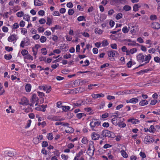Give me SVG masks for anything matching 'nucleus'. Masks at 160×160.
Listing matches in <instances>:
<instances>
[{
	"mask_svg": "<svg viewBox=\"0 0 160 160\" xmlns=\"http://www.w3.org/2000/svg\"><path fill=\"white\" fill-rule=\"evenodd\" d=\"M151 58V55L150 54H148L146 55L140 53L137 56V61L140 63H142L144 62V63L143 64H140L138 67L136 68L142 66L149 63Z\"/></svg>",
	"mask_w": 160,
	"mask_h": 160,
	"instance_id": "f257e3e1",
	"label": "nucleus"
},
{
	"mask_svg": "<svg viewBox=\"0 0 160 160\" xmlns=\"http://www.w3.org/2000/svg\"><path fill=\"white\" fill-rule=\"evenodd\" d=\"M101 135L103 136V137H105L114 138L115 137L114 134L112 132L109 131L107 130H103L102 132Z\"/></svg>",
	"mask_w": 160,
	"mask_h": 160,
	"instance_id": "f03ea898",
	"label": "nucleus"
},
{
	"mask_svg": "<svg viewBox=\"0 0 160 160\" xmlns=\"http://www.w3.org/2000/svg\"><path fill=\"white\" fill-rule=\"evenodd\" d=\"M101 122L97 120H92L90 124V125L92 130L95 131L94 128L100 125Z\"/></svg>",
	"mask_w": 160,
	"mask_h": 160,
	"instance_id": "7ed1b4c3",
	"label": "nucleus"
},
{
	"mask_svg": "<svg viewBox=\"0 0 160 160\" xmlns=\"http://www.w3.org/2000/svg\"><path fill=\"white\" fill-rule=\"evenodd\" d=\"M85 104L84 100L80 99L76 101V102L72 103L73 108L80 107L82 105Z\"/></svg>",
	"mask_w": 160,
	"mask_h": 160,
	"instance_id": "20e7f679",
	"label": "nucleus"
},
{
	"mask_svg": "<svg viewBox=\"0 0 160 160\" xmlns=\"http://www.w3.org/2000/svg\"><path fill=\"white\" fill-rule=\"evenodd\" d=\"M122 119L123 120H124L123 118H113L111 119V122L115 126H117L121 122Z\"/></svg>",
	"mask_w": 160,
	"mask_h": 160,
	"instance_id": "39448f33",
	"label": "nucleus"
},
{
	"mask_svg": "<svg viewBox=\"0 0 160 160\" xmlns=\"http://www.w3.org/2000/svg\"><path fill=\"white\" fill-rule=\"evenodd\" d=\"M19 104L22 105H27L29 104V101L25 97H23L21 100V102Z\"/></svg>",
	"mask_w": 160,
	"mask_h": 160,
	"instance_id": "423d86ee",
	"label": "nucleus"
},
{
	"mask_svg": "<svg viewBox=\"0 0 160 160\" xmlns=\"http://www.w3.org/2000/svg\"><path fill=\"white\" fill-rule=\"evenodd\" d=\"M48 119L54 121H61L62 119H60L59 117L52 115H49L48 117Z\"/></svg>",
	"mask_w": 160,
	"mask_h": 160,
	"instance_id": "0eeeda50",
	"label": "nucleus"
},
{
	"mask_svg": "<svg viewBox=\"0 0 160 160\" xmlns=\"http://www.w3.org/2000/svg\"><path fill=\"white\" fill-rule=\"evenodd\" d=\"M152 28L155 29H158L160 28V24L159 23L154 22L151 24Z\"/></svg>",
	"mask_w": 160,
	"mask_h": 160,
	"instance_id": "6e6552de",
	"label": "nucleus"
},
{
	"mask_svg": "<svg viewBox=\"0 0 160 160\" xmlns=\"http://www.w3.org/2000/svg\"><path fill=\"white\" fill-rule=\"evenodd\" d=\"M151 138L150 136H146L144 140V141L145 143L147 144L149 142L150 143L151 142H153L154 141V140L152 139V140H151Z\"/></svg>",
	"mask_w": 160,
	"mask_h": 160,
	"instance_id": "1a4fd4ad",
	"label": "nucleus"
},
{
	"mask_svg": "<svg viewBox=\"0 0 160 160\" xmlns=\"http://www.w3.org/2000/svg\"><path fill=\"white\" fill-rule=\"evenodd\" d=\"M92 140H98L100 138V135L95 132H93L92 134Z\"/></svg>",
	"mask_w": 160,
	"mask_h": 160,
	"instance_id": "9d476101",
	"label": "nucleus"
},
{
	"mask_svg": "<svg viewBox=\"0 0 160 160\" xmlns=\"http://www.w3.org/2000/svg\"><path fill=\"white\" fill-rule=\"evenodd\" d=\"M17 40L16 35L15 34L11 35L8 38V41L9 42H12L14 41H16Z\"/></svg>",
	"mask_w": 160,
	"mask_h": 160,
	"instance_id": "9b49d317",
	"label": "nucleus"
},
{
	"mask_svg": "<svg viewBox=\"0 0 160 160\" xmlns=\"http://www.w3.org/2000/svg\"><path fill=\"white\" fill-rule=\"evenodd\" d=\"M38 98L37 97L36 94H33L32 99L31 100V102L32 103L34 104L35 103L36 101L38 102Z\"/></svg>",
	"mask_w": 160,
	"mask_h": 160,
	"instance_id": "f8f14e48",
	"label": "nucleus"
},
{
	"mask_svg": "<svg viewBox=\"0 0 160 160\" xmlns=\"http://www.w3.org/2000/svg\"><path fill=\"white\" fill-rule=\"evenodd\" d=\"M92 97L94 98H98L103 97L104 96V95L102 93L99 94H92Z\"/></svg>",
	"mask_w": 160,
	"mask_h": 160,
	"instance_id": "ddd939ff",
	"label": "nucleus"
},
{
	"mask_svg": "<svg viewBox=\"0 0 160 160\" xmlns=\"http://www.w3.org/2000/svg\"><path fill=\"white\" fill-rule=\"evenodd\" d=\"M151 70L152 68H150L149 69L141 70L140 71L137 72V74L139 75L142 74L144 73L148 72V71H151Z\"/></svg>",
	"mask_w": 160,
	"mask_h": 160,
	"instance_id": "4468645a",
	"label": "nucleus"
},
{
	"mask_svg": "<svg viewBox=\"0 0 160 160\" xmlns=\"http://www.w3.org/2000/svg\"><path fill=\"white\" fill-rule=\"evenodd\" d=\"M128 122H131L132 123L135 124L137 123H138L139 122V121L138 119L132 118L131 119H129L128 120Z\"/></svg>",
	"mask_w": 160,
	"mask_h": 160,
	"instance_id": "2eb2a0df",
	"label": "nucleus"
},
{
	"mask_svg": "<svg viewBox=\"0 0 160 160\" xmlns=\"http://www.w3.org/2000/svg\"><path fill=\"white\" fill-rule=\"evenodd\" d=\"M115 53H117V52L115 51L111 50L108 51V55L109 57H114L115 55Z\"/></svg>",
	"mask_w": 160,
	"mask_h": 160,
	"instance_id": "dca6fc26",
	"label": "nucleus"
},
{
	"mask_svg": "<svg viewBox=\"0 0 160 160\" xmlns=\"http://www.w3.org/2000/svg\"><path fill=\"white\" fill-rule=\"evenodd\" d=\"M148 102L146 100H143L139 102V105L142 106L147 105L148 104Z\"/></svg>",
	"mask_w": 160,
	"mask_h": 160,
	"instance_id": "f3484780",
	"label": "nucleus"
},
{
	"mask_svg": "<svg viewBox=\"0 0 160 160\" xmlns=\"http://www.w3.org/2000/svg\"><path fill=\"white\" fill-rule=\"evenodd\" d=\"M65 132L66 133H72L73 132L74 130L71 127L68 126L67 129L65 130Z\"/></svg>",
	"mask_w": 160,
	"mask_h": 160,
	"instance_id": "a211bd4d",
	"label": "nucleus"
},
{
	"mask_svg": "<svg viewBox=\"0 0 160 160\" xmlns=\"http://www.w3.org/2000/svg\"><path fill=\"white\" fill-rule=\"evenodd\" d=\"M61 108L63 111L66 112L70 109V107L69 106H61Z\"/></svg>",
	"mask_w": 160,
	"mask_h": 160,
	"instance_id": "6ab92c4d",
	"label": "nucleus"
},
{
	"mask_svg": "<svg viewBox=\"0 0 160 160\" xmlns=\"http://www.w3.org/2000/svg\"><path fill=\"white\" fill-rule=\"evenodd\" d=\"M140 5L139 4H135L133 7V10L136 12L138 10V8L140 7Z\"/></svg>",
	"mask_w": 160,
	"mask_h": 160,
	"instance_id": "aec40b11",
	"label": "nucleus"
},
{
	"mask_svg": "<svg viewBox=\"0 0 160 160\" xmlns=\"http://www.w3.org/2000/svg\"><path fill=\"white\" fill-rule=\"evenodd\" d=\"M138 101V99L137 98H132L130 99V103H136Z\"/></svg>",
	"mask_w": 160,
	"mask_h": 160,
	"instance_id": "412c9836",
	"label": "nucleus"
},
{
	"mask_svg": "<svg viewBox=\"0 0 160 160\" xmlns=\"http://www.w3.org/2000/svg\"><path fill=\"white\" fill-rule=\"evenodd\" d=\"M128 45L129 46H139L140 45L136 43V42L135 41H132L131 42L129 43L128 44Z\"/></svg>",
	"mask_w": 160,
	"mask_h": 160,
	"instance_id": "4be33fe9",
	"label": "nucleus"
},
{
	"mask_svg": "<svg viewBox=\"0 0 160 160\" xmlns=\"http://www.w3.org/2000/svg\"><path fill=\"white\" fill-rule=\"evenodd\" d=\"M86 114L84 113H79L76 114V117L78 119H80L83 117H85Z\"/></svg>",
	"mask_w": 160,
	"mask_h": 160,
	"instance_id": "5701e85b",
	"label": "nucleus"
},
{
	"mask_svg": "<svg viewBox=\"0 0 160 160\" xmlns=\"http://www.w3.org/2000/svg\"><path fill=\"white\" fill-rule=\"evenodd\" d=\"M25 88L26 91L29 92L31 90V85L30 84H28L26 85Z\"/></svg>",
	"mask_w": 160,
	"mask_h": 160,
	"instance_id": "b1692460",
	"label": "nucleus"
},
{
	"mask_svg": "<svg viewBox=\"0 0 160 160\" xmlns=\"http://www.w3.org/2000/svg\"><path fill=\"white\" fill-rule=\"evenodd\" d=\"M34 5L35 6H40L42 4L39 0H34Z\"/></svg>",
	"mask_w": 160,
	"mask_h": 160,
	"instance_id": "393cba45",
	"label": "nucleus"
},
{
	"mask_svg": "<svg viewBox=\"0 0 160 160\" xmlns=\"http://www.w3.org/2000/svg\"><path fill=\"white\" fill-rule=\"evenodd\" d=\"M119 128H124L126 126V124L124 123L123 122V121H121V122L118 125Z\"/></svg>",
	"mask_w": 160,
	"mask_h": 160,
	"instance_id": "a878e982",
	"label": "nucleus"
},
{
	"mask_svg": "<svg viewBox=\"0 0 160 160\" xmlns=\"http://www.w3.org/2000/svg\"><path fill=\"white\" fill-rule=\"evenodd\" d=\"M23 16V19L24 20H26L28 21L30 20V17L28 14H25Z\"/></svg>",
	"mask_w": 160,
	"mask_h": 160,
	"instance_id": "bb28decb",
	"label": "nucleus"
},
{
	"mask_svg": "<svg viewBox=\"0 0 160 160\" xmlns=\"http://www.w3.org/2000/svg\"><path fill=\"white\" fill-rule=\"evenodd\" d=\"M131 7L129 5H126L123 8V9L126 11L130 10L131 9Z\"/></svg>",
	"mask_w": 160,
	"mask_h": 160,
	"instance_id": "cd10ccee",
	"label": "nucleus"
},
{
	"mask_svg": "<svg viewBox=\"0 0 160 160\" xmlns=\"http://www.w3.org/2000/svg\"><path fill=\"white\" fill-rule=\"evenodd\" d=\"M121 152L122 156L124 158H127L128 157V155L126 152L123 150H122L121 151Z\"/></svg>",
	"mask_w": 160,
	"mask_h": 160,
	"instance_id": "c85d7f7f",
	"label": "nucleus"
},
{
	"mask_svg": "<svg viewBox=\"0 0 160 160\" xmlns=\"http://www.w3.org/2000/svg\"><path fill=\"white\" fill-rule=\"evenodd\" d=\"M108 44L107 40L106 39L103 40L102 42V46L103 47L106 46L108 45Z\"/></svg>",
	"mask_w": 160,
	"mask_h": 160,
	"instance_id": "c756f323",
	"label": "nucleus"
},
{
	"mask_svg": "<svg viewBox=\"0 0 160 160\" xmlns=\"http://www.w3.org/2000/svg\"><path fill=\"white\" fill-rule=\"evenodd\" d=\"M77 20L78 21H85L86 19L85 17H84V16H81L78 18Z\"/></svg>",
	"mask_w": 160,
	"mask_h": 160,
	"instance_id": "7c9ffc66",
	"label": "nucleus"
},
{
	"mask_svg": "<svg viewBox=\"0 0 160 160\" xmlns=\"http://www.w3.org/2000/svg\"><path fill=\"white\" fill-rule=\"evenodd\" d=\"M46 40L47 38L44 36H41L40 39V41L42 43L46 41Z\"/></svg>",
	"mask_w": 160,
	"mask_h": 160,
	"instance_id": "2f4dec72",
	"label": "nucleus"
},
{
	"mask_svg": "<svg viewBox=\"0 0 160 160\" xmlns=\"http://www.w3.org/2000/svg\"><path fill=\"white\" fill-rule=\"evenodd\" d=\"M24 59H27L32 60L33 59V57L30 54L27 55L24 57Z\"/></svg>",
	"mask_w": 160,
	"mask_h": 160,
	"instance_id": "473e14b6",
	"label": "nucleus"
},
{
	"mask_svg": "<svg viewBox=\"0 0 160 160\" xmlns=\"http://www.w3.org/2000/svg\"><path fill=\"white\" fill-rule=\"evenodd\" d=\"M68 47L65 44H61V46H60V48L62 49H65V51H67L68 49Z\"/></svg>",
	"mask_w": 160,
	"mask_h": 160,
	"instance_id": "72a5a7b5",
	"label": "nucleus"
},
{
	"mask_svg": "<svg viewBox=\"0 0 160 160\" xmlns=\"http://www.w3.org/2000/svg\"><path fill=\"white\" fill-rule=\"evenodd\" d=\"M95 32L96 33H98L99 34H102L103 31H102L100 29H98V28H96L95 30Z\"/></svg>",
	"mask_w": 160,
	"mask_h": 160,
	"instance_id": "f704fd0d",
	"label": "nucleus"
},
{
	"mask_svg": "<svg viewBox=\"0 0 160 160\" xmlns=\"http://www.w3.org/2000/svg\"><path fill=\"white\" fill-rule=\"evenodd\" d=\"M122 32L125 33H127L129 31L128 29L127 26L124 27L122 28Z\"/></svg>",
	"mask_w": 160,
	"mask_h": 160,
	"instance_id": "c9c22d12",
	"label": "nucleus"
},
{
	"mask_svg": "<svg viewBox=\"0 0 160 160\" xmlns=\"http://www.w3.org/2000/svg\"><path fill=\"white\" fill-rule=\"evenodd\" d=\"M122 17V14L121 13H119L117 14L116 17V18L117 20H119Z\"/></svg>",
	"mask_w": 160,
	"mask_h": 160,
	"instance_id": "e433bc0d",
	"label": "nucleus"
},
{
	"mask_svg": "<svg viewBox=\"0 0 160 160\" xmlns=\"http://www.w3.org/2000/svg\"><path fill=\"white\" fill-rule=\"evenodd\" d=\"M47 137L48 139L49 140H51L53 139V137L52 136V134L51 133H50L47 135Z\"/></svg>",
	"mask_w": 160,
	"mask_h": 160,
	"instance_id": "4c0bfd02",
	"label": "nucleus"
},
{
	"mask_svg": "<svg viewBox=\"0 0 160 160\" xmlns=\"http://www.w3.org/2000/svg\"><path fill=\"white\" fill-rule=\"evenodd\" d=\"M17 16L18 17H21L24 15L23 12L22 11L16 13Z\"/></svg>",
	"mask_w": 160,
	"mask_h": 160,
	"instance_id": "58836bf2",
	"label": "nucleus"
},
{
	"mask_svg": "<svg viewBox=\"0 0 160 160\" xmlns=\"http://www.w3.org/2000/svg\"><path fill=\"white\" fill-rule=\"evenodd\" d=\"M21 52L23 56L27 55L28 54V51L25 49H23L22 50Z\"/></svg>",
	"mask_w": 160,
	"mask_h": 160,
	"instance_id": "ea45409f",
	"label": "nucleus"
},
{
	"mask_svg": "<svg viewBox=\"0 0 160 160\" xmlns=\"http://www.w3.org/2000/svg\"><path fill=\"white\" fill-rule=\"evenodd\" d=\"M4 57L7 60H10L12 58V56L11 54H9L8 55L5 54Z\"/></svg>",
	"mask_w": 160,
	"mask_h": 160,
	"instance_id": "a19ab883",
	"label": "nucleus"
},
{
	"mask_svg": "<svg viewBox=\"0 0 160 160\" xmlns=\"http://www.w3.org/2000/svg\"><path fill=\"white\" fill-rule=\"evenodd\" d=\"M32 122L31 120H29L27 122V125L25 127V128H29L31 125V124Z\"/></svg>",
	"mask_w": 160,
	"mask_h": 160,
	"instance_id": "79ce46f5",
	"label": "nucleus"
},
{
	"mask_svg": "<svg viewBox=\"0 0 160 160\" xmlns=\"http://www.w3.org/2000/svg\"><path fill=\"white\" fill-rule=\"evenodd\" d=\"M137 51V49L136 48H133L131 49L129 51V52L132 54H133L135 53Z\"/></svg>",
	"mask_w": 160,
	"mask_h": 160,
	"instance_id": "37998d69",
	"label": "nucleus"
},
{
	"mask_svg": "<svg viewBox=\"0 0 160 160\" xmlns=\"http://www.w3.org/2000/svg\"><path fill=\"white\" fill-rule=\"evenodd\" d=\"M150 19L151 20H154L157 19V17L156 15H152L150 17Z\"/></svg>",
	"mask_w": 160,
	"mask_h": 160,
	"instance_id": "c03bdc74",
	"label": "nucleus"
},
{
	"mask_svg": "<svg viewBox=\"0 0 160 160\" xmlns=\"http://www.w3.org/2000/svg\"><path fill=\"white\" fill-rule=\"evenodd\" d=\"M42 147L44 148L48 146V142L46 141H43L42 143Z\"/></svg>",
	"mask_w": 160,
	"mask_h": 160,
	"instance_id": "a18cd8bd",
	"label": "nucleus"
},
{
	"mask_svg": "<svg viewBox=\"0 0 160 160\" xmlns=\"http://www.w3.org/2000/svg\"><path fill=\"white\" fill-rule=\"evenodd\" d=\"M19 26L18 23H14L12 26V28L14 29H16L18 28Z\"/></svg>",
	"mask_w": 160,
	"mask_h": 160,
	"instance_id": "49530a36",
	"label": "nucleus"
},
{
	"mask_svg": "<svg viewBox=\"0 0 160 160\" xmlns=\"http://www.w3.org/2000/svg\"><path fill=\"white\" fill-rule=\"evenodd\" d=\"M158 102V101L156 99H154L152 100L151 101L150 104L152 105H155Z\"/></svg>",
	"mask_w": 160,
	"mask_h": 160,
	"instance_id": "de8ad7c7",
	"label": "nucleus"
},
{
	"mask_svg": "<svg viewBox=\"0 0 160 160\" xmlns=\"http://www.w3.org/2000/svg\"><path fill=\"white\" fill-rule=\"evenodd\" d=\"M33 141L35 144H38L40 142V140L37 138H34L33 139Z\"/></svg>",
	"mask_w": 160,
	"mask_h": 160,
	"instance_id": "09e8293b",
	"label": "nucleus"
},
{
	"mask_svg": "<svg viewBox=\"0 0 160 160\" xmlns=\"http://www.w3.org/2000/svg\"><path fill=\"white\" fill-rule=\"evenodd\" d=\"M23 41H24V43L25 44V46H28L30 42L29 39L28 38H27L26 39H25V40Z\"/></svg>",
	"mask_w": 160,
	"mask_h": 160,
	"instance_id": "8fccbe9b",
	"label": "nucleus"
},
{
	"mask_svg": "<svg viewBox=\"0 0 160 160\" xmlns=\"http://www.w3.org/2000/svg\"><path fill=\"white\" fill-rule=\"evenodd\" d=\"M74 11L73 9H69L68 11V13L69 15H72L74 13Z\"/></svg>",
	"mask_w": 160,
	"mask_h": 160,
	"instance_id": "3c124183",
	"label": "nucleus"
},
{
	"mask_svg": "<svg viewBox=\"0 0 160 160\" xmlns=\"http://www.w3.org/2000/svg\"><path fill=\"white\" fill-rule=\"evenodd\" d=\"M44 28L42 27H40L38 29V32H44Z\"/></svg>",
	"mask_w": 160,
	"mask_h": 160,
	"instance_id": "603ef678",
	"label": "nucleus"
},
{
	"mask_svg": "<svg viewBox=\"0 0 160 160\" xmlns=\"http://www.w3.org/2000/svg\"><path fill=\"white\" fill-rule=\"evenodd\" d=\"M128 28L129 29L132 28H136V27L133 25V24L131 23H130L128 24Z\"/></svg>",
	"mask_w": 160,
	"mask_h": 160,
	"instance_id": "864d4df0",
	"label": "nucleus"
},
{
	"mask_svg": "<svg viewBox=\"0 0 160 160\" xmlns=\"http://www.w3.org/2000/svg\"><path fill=\"white\" fill-rule=\"evenodd\" d=\"M46 20L44 18H41L39 20V22L41 24H44L46 22Z\"/></svg>",
	"mask_w": 160,
	"mask_h": 160,
	"instance_id": "5fc2aeb1",
	"label": "nucleus"
},
{
	"mask_svg": "<svg viewBox=\"0 0 160 160\" xmlns=\"http://www.w3.org/2000/svg\"><path fill=\"white\" fill-rule=\"evenodd\" d=\"M111 48L113 49H117V45L116 43L112 44H111Z\"/></svg>",
	"mask_w": 160,
	"mask_h": 160,
	"instance_id": "6e6d98bb",
	"label": "nucleus"
},
{
	"mask_svg": "<svg viewBox=\"0 0 160 160\" xmlns=\"http://www.w3.org/2000/svg\"><path fill=\"white\" fill-rule=\"evenodd\" d=\"M81 89V88L80 87L74 89L73 90L74 91L75 93H77L79 92Z\"/></svg>",
	"mask_w": 160,
	"mask_h": 160,
	"instance_id": "4d7b16f0",
	"label": "nucleus"
},
{
	"mask_svg": "<svg viewBox=\"0 0 160 160\" xmlns=\"http://www.w3.org/2000/svg\"><path fill=\"white\" fill-rule=\"evenodd\" d=\"M41 125H42V127H43L44 126L46 125V123L45 121H43L42 122H38V126H40Z\"/></svg>",
	"mask_w": 160,
	"mask_h": 160,
	"instance_id": "13d9d810",
	"label": "nucleus"
},
{
	"mask_svg": "<svg viewBox=\"0 0 160 160\" xmlns=\"http://www.w3.org/2000/svg\"><path fill=\"white\" fill-rule=\"evenodd\" d=\"M52 40L55 42H57L58 39V37L55 35H52Z\"/></svg>",
	"mask_w": 160,
	"mask_h": 160,
	"instance_id": "bf43d9fd",
	"label": "nucleus"
},
{
	"mask_svg": "<svg viewBox=\"0 0 160 160\" xmlns=\"http://www.w3.org/2000/svg\"><path fill=\"white\" fill-rule=\"evenodd\" d=\"M22 30L21 31V33H23V35H25L27 33V31L26 29L25 28H22Z\"/></svg>",
	"mask_w": 160,
	"mask_h": 160,
	"instance_id": "052dcab7",
	"label": "nucleus"
},
{
	"mask_svg": "<svg viewBox=\"0 0 160 160\" xmlns=\"http://www.w3.org/2000/svg\"><path fill=\"white\" fill-rule=\"evenodd\" d=\"M61 157L62 159L64 160H67L68 159V155H66L64 154H62L61 155Z\"/></svg>",
	"mask_w": 160,
	"mask_h": 160,
	"instance_id": "680f3d73",
	"label": "nucleus"
},
{
	"mask_svg": "<svg viewBox=\"0 0 160 160\" xmlns=\"http://www.w3.org/2000/svg\"><path fill=\"white\" fill-rule=\"evenodd\" d=\"M38 13L39 15L43 16L45 12L43 10H40L38 12Z\"/></svg>",
	"mask_w": 160,
	"mask_h": 160,
	"instance_id": "e2e57ef3",
	"label": "nucleus"
},
{
	"mask_svg": "<svg viewBox=\"0 0 160 160\" xmlns=\"http://www.w3.org/2000/svg\"><path fill=\"white\" fill-rule=\"evenodd\" d=\"M154 61L156 62H160V58L158 57H156L154 58Z\"/></svg>",
	"mask_w": 160,
	"mask_h": 160,
	"instance_id": "0e129e2a",
	"label": "nucleus"
},
{
	"mask_svg": "<svg viewBox=\"0 0 160 160\" xmlns=\"http://www.w3.org/2000/svg\"><path fill=\"white\" fill-rule=\"evenodd\" d=\"M52 23V20L49 18H48L46 24L50 26Z\"/></svg>",
	"mask_w": 160,
	"mask_h": 160,
	"instance_id": "69168bd1",
	"label": "nucleus"
},
{
	"mask_svg": "<svg viewBox=\"0 0 160 160\" xmlns=\"http://www.w3.org/2000/svg\"><path fill=\"white\" fill-rule=\"evenodd\" d=\"M67 6L68 8H71L73 7V4L71 2H69L67 3Z\"/></svg>",
	"mask_w": 160,
	"mask_h": 160,
	"instance_id": "338daca9",
	"label": "nucleus"
},
{
	"mask_svg": "<svg viewBox=\"0 0 160 160\" xmlns=\"http://www.w3.org/2000/svg\"><path fill=\"white\" fill-rule=\"evenodd\" d=\"M32 38L34 39H38L40 38V36L38 34H35L32 36Z\"/></svg>",
	"mask_w": 160,
	"mask_h": 160,
	"instance_id": "774afa93",
	"label": "nucleus"
}]
</instances>
